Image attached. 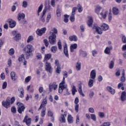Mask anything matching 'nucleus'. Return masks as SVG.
<instances>
[{"instance_id": "1", "label": "nucleus", "mask_w": 126, "mask_h": 126, "mask_svg": "<svg viewBox=\"0 0 126 126\" xmlns=\"http://www.w3.org/2000/svg\"><path fill=\"white\" fill-rule=\"evenodd\" d=\"M101 27V28H100ZM100 27H99L97 26H94L93 29L95 30V32L97 34L101 35L103 33V31H107L109 30V25L107 24L103 23L101 26Z\"/></svg>"}, {"instance_id": "2", "label": "nucleus", "mask_w": 126, "mask_h": 126, "mask_svg": "<svg viewBox=\"0 0 126 126\" xmlns=\"http://www.w3.org/2000/svg\"><path fill=\"white\" fill-rule=\"evenodd\" d=\"M34 48L31 44H28L26 47L24 48L23 51L26 53V59H29L30 56H33L32 52H34Z\"/></svg>"}, {"instance_id": "3", "label": "nucleus", "mask_w": 126, "mask_h": 126, "mask_svg": "<svg viewBox=\"0 0 126 126\" xmlns=\"http://www.w3.org/2000/svg\"><path fill=\"white\" fill-rule=\"evenodd\" d=\"M16 105H18V107H17L18 113H19V114H22V112L25 111V109H26L25 106H24V104L23 103L19 101H18L17 102Z\"/></svg>"}, {"instance_id": "4", "label": "nucleus", "mask_w": 126, "mask_h": 126, "mask_svg": "<svg viewBox=\"0 0 126 126\" xmlns=\"http://www.w3.org/2000/svg\"><path fill=\"white\" fill-rule=\"evenodd\" d=\"M64 84H65V82L64 81V78H63L62 82L59 84V93L60 94L63 93L64 89H66V86L64 85Z\"/></svg>"}, {"instance_id": "5", "label": "nucleus", "mask_w": 126, "mask_h": 126, "mask_svg": "<svg viewBox=\"0 0 126 126\" xmlns=\"http://www.w3.org/2000/svg\"><path fill=\"white\" fill-rule=\"evenodd\" d=\"M67 111H64L63 114H62L61 116L59 117V121L62 124H64L66 123V120H65V118L67 117Z\"/></svg>"}, {"instance_id": "6", "label": "nucleus", "mask_w": 126, "mask_h": 126, "mask_svg": "<svg viewBox=\"0 0 126 126\" xmlns=\"http://www.w3.org/2000/svg\"><path fill=\"white\" fill-rule=\"evenodd\" d=\"M49 89L50 92H52L53 90H57L58 89V85L57 84V82H54L49 84Z\"/></svg>"}, {"instance_id": "7", "label": "nucleus", "mask_w": 126, "mask_h": 126, "mask_svg": "<svg viewBox=\"0 0 126 126\" xmlns=\"http://www.w3.org/2000/svg\"><path fill=\"white\" fill-rule=\"evenodd\" d=\"M31 122H32V119L29 118L28 115H26L23 122L25 123L28 126H30L31 125Z\"/></svg>"}, {"instance_id": "8", "label": "nucleus", "mask_w": 126, "mask_h": 126, "mask_svg": "<svg viewBox=\"0 0 126 126\" xmlns=\"http://www.w3.org/2000/svg\"><path fill=\"white\" fill-rule=\"evenodd\" d=\"M56 39H57V35L56 34H52L49 37V43L51 44V45H54L56 43Z\"/></svg>"}, {"instance_id": "9", "label": "nucleus", "mask_w": 126, "mask_h": 126, "mask_svg": "<svg viewBox=\"0 0 126 126\" xmlns=\"http://www.w3.org/2000/svg\"><path fill=\"white\" fill-rule=\"evenodd\" d=\"M45 69L46 71L52 73L53 72V67L51 65V63L49 62H45Z\"/></svg>"}, {"instance_id": "10", "label": "nucleus", "mask_w": 126, "mask_h": 126, "mask_svg": "<svg viewBox=\"0 0 126 126\" xmlns=\"http://www.w3.org/2000/svg\"><path fill=\"white\" fill-rule=\"evenodd\" d=\"M46 31H47V28L44 27L41 29H38L36 30V33L38 35V36H42L43 34H45V33H46Z\"/></svg>"}, {"instance_id": "11", "label": "nucleus", "mask_w": 126, "mask_h": 126, "mask_svg": "<svg viewBox=\"0 0 126 126\" xmlns=\"http://www.w3.org/2000/svg\"><path fill=\"white\" fill-rule=\"evenodd\" d=\"M2 105L6 109H8L9 108V105H10V98H7L6 101H2Z\"/></svg>"}, {"instance_id": "12", "label": "nucleus", "mask_w": 126, "mask_h": 126, "mask_svg": "<svg viewBox=\"0 0 126 126\" xmlns=\"http://www.w3.org/2000/svg\"><path fill=\"white\" fill-rule=\"evenodd\" d=\"M78 103H79V99L78 97H76L74 100V103L75 104V111L76 113H78L79 111V104H78Z\"/></svg>"}, {"instance_id": "13", "label": "nucleus", "mask_w": 126, "mask_h": 126, "mask_svg": "<svg viewBox=\"0 0 126 126\" xmlns=\"http://www.w3.org/2000/svg\"><path fill=\"white\" fill-rule=\"evenodd\" d=\"M47 103H48V100H47L46 98H45L44 99H43L39 108H38V111L39 110H41V109H43V108H46V106H47Z\"/></svg>"}, {"instance_id": "14", "label": "nucleus", "mask_w": 126, "mask_h": 126, "mask_svg": "<svg viewBox=\"0 0 126 126\" xmlns=\"http://www.w3.org/2000/svg\"><path fill=\"white\" fill-rule=\"evenodd\" d=\"M63 53L64 55H65V57L68 59L69 58V55L68 54V49L67 48V44L65 43L63 46Z\"/></svg>"}, {"instance_id": "15", "label": "nucleus", "mask_w": 126, "mask_h": 126, "mask_svg": "<svg viewBox=\"0 0 126 126\" xmlns=\"http://www.w3.org/2000/svg\"><path fill=\"white\" fill-rule=\"evenodd\" d=\"M18 91H19L20 94L19 95V98H24V90L22 87H20L18 88Z\"/></svg>"}, {"instance_id": "16", "label": "nucleus", "mask_w": 126, "mask_h": 126, "mask_svg": "<svg viewBox=\"0 0 126 126\" xmlns=\"http://www.w3.org/2000/svg\"><path fill=\"white\" fill-rule=\"evenodd\" d=\"M113 50V46H110L109 47H106L105 49L104 50V54L106 55H110L111 54V51Z\"/></svg>"}, {"instance_id": "17", "label": "nucleus", "mask_w": 126, "mask_h": 126, "mask_svg": "<svg viewBox=\"0 0 126 126\" xmlns=\"http://www.w3.org/2000/svg\"><path fill=\"white\" fill-rule=\"evenodd\" d=\"M11 79L13 81H16L17 80V76H16V73L15 72L12 71L10 73Z\"/></svg>"}, {"instance_id": "18", "label": "nucleus", "mask_w": 126, "mask_h": 126, "mask_svg": "<svg viewBox=\"0 0 126 126\" xmlns=\"http://www.w3.org/2000/svg\"><path fill=\"white\" fill-rule=\"evenodd\" d=\"M69 40L70 42H77L78 38L76 35H72L69 36Z\"/></svg>"}, {"instance_id": "19", "label": "nucleus", "mask_w": 126, "mask_h": 126, "mask_svg": "<svg viewBox=\"0 0 126 126\" xmlns=\"http://www.w3.org/2000/svg\"><path fill=\"white\" fill-rule=\"evenodd\" d=\"M8 23L10 28H14V27L16 26V22L11 19L9 21Z\"/></svg>"}, {"instance_id": "20", "label": "nucleus", "mask_w": 126, "mask_h": 126, "mask_svg": "<svg viewBox=\"0 0 126 126\" xmlns=\"http://www.w3.org/2000/svg\"><path fill=\"white\" fill-rule=\"evenodd\" d=\"M80 95H81L82 97H84L85 94H83V92L82 91V85L81 84H79L78 85V90Z\"/></svg>"}, {"instance_id": "21", "label": "nucleus", "mask_w": 126, "mask_h": 126, "mask_svg": "<svg viewBox=\"0 0 126 126\" xmlns=\"http://www.w3.org/2000/svg\"><path fill=\"white\" fill-rule=\"evenodd\" d=\"M77 49V44L74 43L71 44L70 46V52L71 53H73L74 52V50Z\"/></svg>"}, {"instance_id": "22", "label": "nucleus", "mask_w": 126, "mask_h": 126, "mask_svg": "<svg viewBox=\"0 0 126 126\" xmlns=\"http://www.w3.org/2000/svg\"><path fill=\"white\" fill-rule=\"evenodd\" d=\"M107 14H108V11L106 10L104 12V11H102L100 13V15L103 19H106L107 18Z\"/></svg>"}, {"instance_id": "23", "label": "nucleus", "mask_w": 126, "mask_h": 126, "mask_svg": "<svg viewBox=\"0 0 126 126\" xmlns=\"http://www.w3.org/2000/svg\"><path fill=\"white\" fill-rule=\"evenodd\" d=\"M51 58H52V54H45L44 55V59L43 62H45V63H48V61H49V60H50V59H51Z\"/></svg>"}, {"instance_id": "24", "label": "nucleus", "mask_w": 126, "mask_h": 126, "mask_svg": "<svg viewBox=\"0 0 126 126\" xmlns=\"http://www.w3.org/2000/svg\"><path fill=\"white\" fill-rule=\"evenodd\" d=\"M67 121L68 124H73L74 121L73 117L71 115L69 114L67 116Z\"/></svg>"}, {"instance_id": "25", "label": "nucleus", "mask_w": 126, "mask_h": 126, "mask_svg": "<svg viewBox=\"0 0 126 126\" xmlns=\"http://www.w3.org/2000/svg\"><path fill=\"white\" fill-rule=\"evenodd\" d=\"M101 9H102V7L100 6V5H96L95 6L94 12H95L96 14L99 15V13H100Z\"/></svg>"}, {"instance_id": "26", "label": "nucleus", "mask_w": 126, "mask_h": 126, "mask_svg": "<svg viewBox=\"0 0 126 126\" xmlns=\"http://www.w3.org/2000/svg\"><path fill=\"white\" fill-rule=\"evenodd\" d=\"M126 75V72L124 69L122 70V76L121 77L120 81L121 82L123 83L126 81V77L125 76Z\"/></svg>"}, {"instance_id": "27", "label": "nucleus", "mask_w": 126, "mask_h": 126, "mask_svg": "<svg viewBox=\"0 0 126 126\" xmlns=\"http://www.w3.org/2000/svg\"><path fill=\"white\" fill-rule=\"evenodd\" d=\"M90 77L92 79L94 80L96 78V70H92L90 73Z\"/></svg>"}, {"instance_id": "28", "label": "nucleus", "mask_w": 126, "mask_h": 126, "mask_svg": "<svg viewBox=\"0 0 126 126\" xmlns=\"http://www.w3.org/2000/svg\"><path fill=\"white\" fill-rule=\"evenodd\" d=\"M107 90L109 91L111 93V94H112V95H114L115 93H116V91L115 89H113L111 87L107 86Z\"/></svg>"}, {"instance_id": "29", "label": "nucleus", "mask_w": 126, "mask_h": 126, "mask_svg": "<svg viewBox=\"0 0 126 126\" xmlns=\"http://www.w3.org/2000/svg\"><path fill=\"white\" fill-rule=\"evenodd\" d=\"M107 90L109 91L111 93V94H112V95H114L115 93H116V91L115 89H113L111 87L107 86Z\"/></svg>"}, {"instance_id": "30", "label": "nucleus", "mask_w": 126, "mask_h": 126, "mask_svg": "<svg viewBox=\"0 0 126 126\" xmlns=\"http://www.w3.org/2000/svg\"><path fill=\"white\" fill-rule=\"evenodd\" d=\"M87 25L89 27H92V25H93V19L92 17H90L88 21H87Z\"/></svg>"}, {"instance_id": "31", "label": "nucleus", "mask_w": 126, "mask_h": 126, "mask_svg": "<svg viewBox=\"0 0 126 126\" xmlns=\"http://www.w3.org/2000/svg\"><path fill=\"white\" fill-rule=\"evenodd\" d=\"M25 18V14L24 13H19L18 15V20L20 21L21 19H24Z\"/></svg>"}, {"instance_id": "32", "label": "nucleus", "mask_w": 126, "mask_h": 126, "mask_svg": "<svg viewBox=\"0 0 126 126\" xmlns=\"http://www.w3.org/2000/svg\"><path fill=\"white\" fill-rule=\"evenodd\" d=\"M112 12L114 15L119 14V9L117 7H114L112 9Z\"/></svg>"}, {"instance_id": "33", "label": "nucleus", "mask_w": 126, "mask_h": 126, "mask_svg": "<svg viewBox=\"0 0 126 126\" xmlns=\"http://www.w3.org/2000/svg\"><path fill=\"white\" fill-rule=\"evenodd\" d=\"M40 116L42 118H44V117L46 116V108L44 107L42 108L40 113Z\"/></svg>"}, {"instance_id": "34", "label": "nucleus", "mask_w": 126, "mask_h": 126, "mask_svg": "<svg viewBox=\"0 0 126 126\" xmlns=\"http://www.w3.org/2000/svg\"><path fill=\"white\" fill-rule=\"evenodd\" d=\"M80 55H81L83 58H86V57H87V53L86 51H83L82 50H80Z\"/></svg>"}, {"instance_id": "35", "label": "nucleus", "mask_w": 126, "mask_h": 126, "mask_svg": "<svg viewBox=\"0 0 126 126\" xmlns=\"http://www.w3.org/2000/svg\"><path fill=\"white\" fill-rule=\"evenodd\" d=\"M114 66H115V62L114 61H111L109 64V68L110 69L114 68Z\"/></svg>"}, {"instance_id": "36", "label": "nucleus", "mask_w": 126, "mask_h": 126, "mask_svg": "<svg viewBox=\"0 0 126 126\" xmlns=\"http://www.w3.org/2000/svg\"><path fill=\"white\" fill-rule=\"evenodd\" d=\"M15 41H19L21 39V34L20 33H17L14 37Z\"/></svg>"}, {"instance_id": "37", "label": "nucleus", "mask_w": 126, "mask_h": 126, "mask_svg": "<svg viewBox=\"0 0 126 126\" xmlns=\"http://www.w3.org/2000/svg\"><path fill=\"white\" fill-rule=\"evenodd\" d=\"M94 84V81H93V79H90L89 80V82H88V86L89 87H93V85Z\"/></svg>"}, {"instance_id": "38", "label": "nucleus", "mask_w": 126, "mask_h": 126, "mask_svg": "<svg viewBox=\"0 0 126 126\" xmlns=\"http://www.w3.org/2000/svg\"><path fill=\"white\" fill-rule=\"evenodd\" d=\"M76 68L77 70H80L81 69V63L79 62L77 63V64L76 65Z\"/></svg>"}, {"instance_id": "39", "label": "nucleus", "mask_w": 126, "mask_h": 126, "mask_svg": "<svg viewBox=\"0 0 126 126\" xmlns=\"http://www.w3.org/2000/svg\"><path fill=\"white\" fill-rule=\"evenodd\" d=\"M43 9V4H41L39 7L38 9L37 10V16H40V12L42 11V10Z\"/></svg>"}, {"instance_id": "40", "label": "nucleus", "mask_w": 126, "mask_h": 126, "mask_svg": "<svg viewBox=\"0 0 126 126\" xmlns=\"http://www.w3.org/2000/svg\"><path fill=\"white\" fill-rule=\"evenodd\" d=\"M19 62H23V61H25V56H24V54H22L21 56L18 58Z\"/></svg>"}, {"instance_id": "41", "label": "nucleus", "mask_w": 126, "mask_h": 126, "mask_svg": "<svg viewBox=\"0 0 126 126\" xmlns=\"http://www.w3.org/2000/svg\"><path fill=\"white\" fill-rule=\"evenodd\" d=\"M77 7L78 8V12H82L83 11V8L82 7V6L80 5V4H78L77 5Z\"/></svg>"}, {"instance_id": "42", "label": "nucleus", "mask_w": 126, "mask_h": 126, "mask_svg": "<svg viewBox=\"0 0 126 126\" xmlns=\"http://www.w3.org/2000/svg\"><path fill=\"white\" fill-rule=\"evenodd\" d=\"M8 54L10 56H13V55L14 54V49H10L8 52Z\"/></svg>"}, {"instance_id": "43", "label": "nucleus", "mask_w": 126, "mask_h": 126, "mask_svg": "<svg viewBox=\"0 0 126 126\" xmlns=\"http://www.w3.org/2000/svg\"><path fill=\"white\" fill-rule=\"evenodd\" d=\"M57 51L58 47L57 46H54L51 47V52H52V53H56V52H57Z\"/></svg>"}, {"instance_id": "44", "label": "nucleus", "mask_w": 126, "mask_h": 126, "mask_svg": "<svg viewBox=\"0 0 126 126\" xmlns=\"http://www.w3.org/2000/svg\"><path fill=\"white\" fill-rule=\"evenodd\" d=\"M36 58L37 60H41L42 59V54L40 53H37L36 54Z\"/></svg>"}, {"instance_id": "45", "label": "nucleus", "mask_w": 126, "mask_h": 126, "mask_svg": "<svg viewBox=\"0 0 126 126\" xmlns=\"http://www.w3.org/2000/svg\"><path fill=\"white\" fill-rule=\"evenodd\" d=\"M70 21L71 22H74L75 21V15H71V16L70 17Z\"/></svg>"}, {"instance_id": "46", "label": "nucleus", "mask_w": 126, "mask_h": 126, "mask_svg": "<svg viewBox=\"0 0 126 126\" xmlns=\"http://www.w3.org/2000/svg\"><path fill=\"white\" fill-rule=\"evenodd\" d=\"M33 40H34V38L33 37V36L31 35L28 37L27 42V43H30V42H31L32 41H33Z\"/></svg>"}, {"instance_id": "47", "label": "nucleus", "mask_w": 126, "mask_h": 126, "mask_svg": "<svg viewBox=\"0 0 126 126\" xmlns=\"http://www.w3.org/2000/svg\"><path fill=\"white\" fill-rule=\"evenodd\" d=\"M76 92H77V90H76V88L75 87V86H73L72 90V95H75Z\"/></svg>"}, {"instance_id": "48", "label": "nucleus", "mask_w": 126, "mask_h": 126, "mask_svg": "<svg viewBox=\"0 0 126 126\" xmlns=\"http://www.w3.org/2000/svg\"><path fill=\"white\" fill-rule=\"evenodd\" d=\"M11 111L13 114H16V108L15 107V106H12L11 108Z\"/></svg>"}, {"instance_id": "49", "label": "nucleus", "mask_w": 126, "mask_h": 126, "mask_svg": "<svg viewBox=\"0 0 126 126\" xmlns=\"http://www.w3.org/2000/svg\"><path fill=\"white\" fill-rule=\"evenodd\" d=\"M113 17L112 16V12H109L108 14V21L109 22H111L112 21Z\"/></svg>"}, {"instance_id": "50", "label": "nucleus", "mask_w": 126, "mask_h": 126, "mask_svg": "<svg viewBox=\"0 0 126 126\" xmlns=\"http://www.w3.org/2000/svg\"><path fill=\"white\" fill-rule=\"evenodd\" d=\"M52 31L53 32L52 35H56V34H58V30L55 28H53V29L52 30Z\"/></svg>"}, {"instance_id": "51", "label": "nucleus", "mask_w": 126, "mask_h": 126, "mask_svg": "<svg viewBox=\"0 0 126 126\" xmlns=\"http://www.w3.org/2000/svg\"><path fill=\"white\" fill-rule=\"evenodd\" d=\"M76 9H77V8H76V7H74L72 8L71 15H75V12H76Z\"/></svg>"}, {"instance_id": "52", "label": "nucleus", "mask_w": 126, "mask_h": 126, "mask_svg": "<svg viewBox=\"0 0 126 126\" xmlns=\"http://www.w3.org/2000/svg\"><path fill=\"white\" fill-rule=\"evenodd\" d=\"M79 121H80V119H79V115H77L76 116V124L77 125H79Z\"/></svg>"}, {"instance_id": "53", "label": "nucleus", "mask_w": 126, "mask_h": 126, "mask_svg": "<svg viewBox=\"0 0 126 126\" xmlns=\"http://www.w3.org/2000/svg\"><path fill=\"white\" fill-rule=\"evenodd\" d=\"M31 80V76H29L25 78V81L26 83H28Z\"/></svg>"}, {"instance_id": "54", "label": "nucleus", "mask_w": 126, "mask_h": 126, "mask_svg": "<svg viewBox=\"0 0 126 126\" xmlns=\"http://www.w3.org/2000/svg\"><path fill=\"white\" fill-rule=\"evenodd\" d=\"M47 115H48V117H53L54 116V113L51 110H49L48 111Z\"/></svg>"}, {"instance_id": "55", "label": "nucleus", "mask_w": 126, "mask_h": 126, "mask_svg": "<svg viewBox=\"0 0 126 126\" xmlns=\"http://www.w3.org/2000/svg\"><path fill=\"white\" fill-rule=\"evenodd\" d=\"M56 71L57 73H61V71H62L61 66H58L57 67Z\"/></svg>"}, {"instance_id": "56", "label": "nucleus", "mask_w": 126, "mask_h": 126, "mask_svg": "<svg viewBox=\"0 0 126 126\" xmlns=\"http://www.w3.org/2000/svg\"><path fill=\"white\" fill-rule=\"evenodd\" d=\"M7 87V83L6 82H4L2 86V89H5V88H6Z\"/></svg>"}, {"instance_id": "57", "label": "nucleus", "mask_w": 126, "mask_h": 126, "mask_svg": "<svg viewBox=\"0 0 126 126\" xmlns=\"http://www.w3.org/2000/svg\"><path fill=\"white\" fill-rule=\"evenodd\" d=\"M58 49L59 50H62L63 49V46H62V42L61 41H59L58 43Z\"/></svg>"}, {"instance_id": "58", "label": "nucleus", "mask_w": 126, "mask_h": 126, "mask_svg": "<svg viewBox=\"0 0 126 126\" xmlns=\"http://www.w3.org/2000/svg\"><path fill=\"white\" fill-rule=\"evenodd\" d=\"M44 43L45 44V46L47 48L49 46V41L47 39H44Z\"/></svg>"}, {"instance_id": "59", "label": "nucleus", "mask_w": 126, "mask_h": 126, "mask_svg": "<svg viewBox=\"0 0 126 126\" xmlns=\"http://www.w3.org/2000/svg\"><path fill=\"white\" fill-rule=\"evenodd\" d=\"M55 64L56 66H61L60 65V62H59V60L57 59L55 60Z\"/></svg>"}, {"instance_id": "60", "label": "nucleus", "mask_w": 126, "mask_h": 126, "mask_svg": "<svg viewBox=\"0 0 126 126\" xmlns=\"http://www.w3.org/2000/svg\"><path fill=\"white\" fill-rule=\"evenodd\" d=\"M14 102H15V97H12L10 100V104H13V103H14Z\"/></svg>"}, {"instance_id": "61", "label": "nucleus", "mask_w": 126, "mask_h": 126, "mask_svg": "<svg viewBox=\"0 0 126 126\" xmlns=\"http://www.w3.org/2000/svg\"><path fill=\"white\" fill-rule=\"evenodd\" d=\"M56 14L57 16H58L59 17H60V16H61V10H60V9H57V11H56Z\"/></svg>"}, {"instance_id": "62", "label": "nucleus", "mask_w": 126, "mask_h": 126, "mask_svg": "<svg viewBox=\"0 0 126 126\" xmlns=\"http://www.w3.org/2000/svg\"><path fill=\"white\" fill-rule=\"evenodd\" d=\"M91 118L93 121H96V116L95 114H91Z\"/></svg>"}, {"instance_id": "63", "label": "nucleus", "mask_w": 126, "mask_h": 126, "mask_svg": "<svg viewBox=\"0 0 126 126\" xmlns=\"http://www.w3.org/2000/svg\"><path fill=\"white\" fill-rule=\"evenodd\" d=\"M122 42L124 44H126V37L125 35L122 36Z\"/></svg>"}, {"instance_id": "64", "label": "nucleus", "mask_w": 126, "mask_h": 126, "mask_svg": "<svg viewBox=\"0 0 126 126\" xmlns=\"http://www.w3.org/2000/svg\"><path fill=\"white\" fill-rule=\"evenodd\" d=\"M111 124H110V122H105L101 126H110Z\"/></svg>"}]
</instances>
